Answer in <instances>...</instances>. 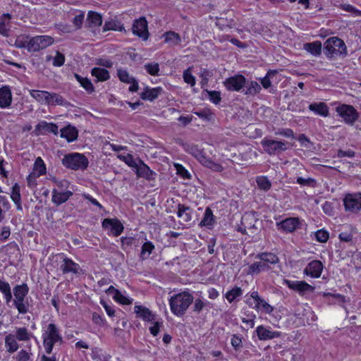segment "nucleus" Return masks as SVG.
<instances>
[{"label": "nucleus", "instance_id": "nucleus-1", "mask_svg": "<svg viewBox=\"0 0 361 361\" xmlns=\"http://www.w3.org/2000/svg\"><path fill=\"white\" fill-rule=\"evenodd\" d=\"M193 299V296L186 291L173 295L169 299L171 312L177 317L183 316L192 304Z\"/></svg>", "mask_w": 361, "mask_h": 361}, {"label": "nucleus", "instance_id": "nucleus-2", "mask_svg": "<svg viewBox=\"0 0 361 361\" xmlns=\"http://www.w3.org/2000/svg\"><path fill=\"white\" fill-rule=\"evenodd\" d=\"M62 164L66 167L73 170H84L88 166V160L82 154L72 153L63 157Z\"/></svg>", "mask_w": 361, "mask_h": 361}, {"label": "nucleus", "instance_id": "nucleus-3", "mask_svg": "<svg viewBox=\"0 0 361 361\" xmlns=\"http://www.w3.org/2000/svg\"><path fill=\"white\" fill-rule=\"evenodd\" d=\"M324 51L326 56L331 58L343 54H346V47L342 39L334 37L325 42Z\"/></svg>", "mask_w": 361, "mask_h": 361}, {"label": "nucleus", "instance_id": "nucleus-4", "mask_svg": "<svg viewBox=\"0 0 361 361\" xmlns=\"http://www.w3.org/2000/svg\"><path fill=\"white\" fill-rule=\"evenodd\" d=\"M58 329L55 324H49L47 331L44 334V346L47 353L50 354L53 349V345L57 342L61 341Z\"/></svg>", "mask_w": 361, "mask_h": 361}, {"label": "nucleus", "instance_id": "nucleus-5", "mask_svg": "<svg viewBox=\"0 0 361 361\" xmlns=\"http://www.w3.org/2000/svg\"><path fill=\"white\" fill-rule=\"evenodd\" d=\"M264 150L269 155L279 154L288 149V142L278 141L267 137L261 141Z\"/></svg>", "mask_w": 361, "mask_h": 361}, {"label": "nucleus", "instance_id": "nucleus-6", "mask_svg": "<svg viewBox=\"0 0 361 361\" xmlns=\"http://www.w3.org/2000/svg\"><path fill=\"white\" fill-rule=\"evenodd\" d=\"M54 42L53 37L48 35L35 36L30 38L29 51L35 52L46 49Z\"/></svg>", "mask_w": 361, "mask_h": 361}, {"label": "nucleus", "instance_id": "nucleus-7", "mask_svg": "<svg viewBox=\"0 0 361 361\" xmlns=\"http://www.w3.org/2000/svg\"><path fill=\"white\" fill-rule=\"evenodd\" d=\"M343 203L346 211L357 212L361 210V193L346 195Z\"/></svg>", "mask_w": 361, "mask_h": 361}, {"label": "nucleus", "instance_id": "nucleus-8", "mask_svg": "<svg viewBox=\"0 0 361 361\" xmlns=\"http://www.w3.org/2000/svg\"><path fill=\"white\" fill-rule=\"evenodd\" d=\"M336 112L348 124L352 125L357 119V113L352 106L343 104L337 106Z\"/></svg>", "mask_w": 361, "mask_h": 361}, {"label": "nucleus", "instance_id": "nucleus-9", "mask_svg": "<svg viewBox=\"0 0 361 361\" xmlns=\"http://www.w3.org/2000/svg\"><path fill=\"white\" fill-rule=\"evenodd\" d=\"M258 223L256 214L255 212L245 213L241 219V224L243 227L239 228V231L243 233H248V231L252 233L251 230L257 228L256 224Z\"/></svg>", "mask_w": 361, "mask_h": 361}, {"label": "nucleus", "instance_id": "nucleus-10", "mask_svg": "<svg viewBox=\"0 0 361 361\" xmlns=\"http://www.w3.org/2000/svg\"><path fill=\"white\" fill-rule=\"evenodd\" d=\"M224 85L228 91H240L246 85V79L242 75H235L225 80Z\"/></svg>", "mask_w": 361, "mask_h": 361}, {"label": "nucleus", "instance_id": "nucleus-11", "mask_svg": "<svg viewBox=\"0 0 361 361\" xmlns=\"http://www.w3.org/2000/svg\"><path fill=\"white\" fill-rule=\"evenodd\" d=\"M102 227L114 236L120 235L124 228L121 222L117 219H104L102 221Z\"/></svg>", "mask_w": 361, "mask_h": 361}, {"label": "nucleus", "instance_id": "nucleus-12", "mask_svg": "<svg viewBox=\"0 0 361 361\" xmlns=\"http://www.w3.org/2000/svg\"><path fill=\"white\" fill-rule=\"evenodd\" d=\"M132 30L134 35H137L144 40L148 39L149 32L147 30V22L145 18L142 17L135 20L133 23Z\"/></svg>", "mask_w": 361, "mask_h": 361}, {"label": "nucleus", "instance_id": "nucleus-13", "mask_svg": "<svg viewBox=\"0 0 361 361\" xmlns=\"http://www.w3.org/2000/svg\"><path fill=\"white\" fill-rule=\"evenodd\" d=\"M177 215L180 219V223L184 226H190L194 221L192 209L184 204H178Z\"/></svg>", "mask_w": 361, "mask_h": 361}, {"label": "nucleus", "instance_id": "nucleus-14", "mask_svg": "<svg viewBox=\"0 0 361 361\" xmlns=\"http://www.w3.org/2000/svg\"><path fill=\"white\" fill-rule=\"evenodd\" d=\"M323 270V264L320 261L314 260L310 262L304 270V274L312 278H319Z\"/></svg>", "mask_w": 361, "mask_h": 361}, {"label": "nucleus", "instance_id": "nucleus-15", "mask_svg": "<svg viewBox=\"0 0 361 361\" xmlns=\"http://www.w3.org/2000/svg\"><path fill=\"white\" fill-rule=\"evenodd\" d=\"M60 269L63 274H78L80 269V265L74 262L73 260L66 257H63V261L60 266Z\"/></svg>", "mask_w": 361, "mask_h": 361}, {"label": "nucleus", "instance_id": "nucleus-16", "mask_svg": "<svg viewBox=\"0 0 361 361\" xmlns=\"http://www.w3.org/2000/svg\"><path fill=\"white\" fill-rule=\"evenodd\" d=\"M299 224V220L297 218H288L283 221L276 223L278 229L283 230L285 232H293Z\"/></svg>", "mask_w": 361, "mask_h": 361}, {"label": "nucleus", "instance_id": "nucleus-17", "mask_svg": "<svg viewBox=\"0 0 361 361\" xmlns=\"http://www.w3.org/2000/svg\"><path fill=\"white\" fill-rule=\"evenodd\" d=\"M285 283L290 288L298 291L300 293H303L307 291H313L314 290V288L312 286L305 281H293L286 280Z\"/></svg>", "mask_w": 361, "mask_h": 361}, {"label": "nucleus", "instance_id": "nucleus-18", "mask_svg": "<svg viewBox=\"0 0 361 361\" xmlns=\"http://www.w3.org/2000/svg\"><path fill=\"white\" fill-rule=\"evenodd\" d=\"M256 332L259 340H269L281 336V333L279 331H272L269 329H267L263 326H259Z\"/></svg>", "mask_w": 361, "mask_h": 361}, {"label": "nucleus", "instance_id": "nucleus-19", "mask_svg": "<svg viewBox=\"0 0 361 361\" xmlns=\"http://www.w3.org/2000/svg\"><path fill=\"white\" fill-rule=\"evenodd\" d=\"M73 195V192L67 190V191H58L56 189L52 190V202L56 204L60 205L62 203L66 202L71 196Z\"/></svg>", "mask_w": 361, "mask_h": 361}, {"label": "nucleus", "instance_id": "nucleus-20", "mask_svg": "<svg viewBox=\"0 0 361 361\" xmlns=\"http://www.w3.org/2000/svg\"><path fill=\"white\" fill-rule=\"evenodd\" d=\"M106 293L109 295H113V298L118 302L122 305H130L132 300L123 295L118 289L111 286Z\"/></svg>", "mask_w": 361, "mask_h": 361}, {"label": "nucleus", "instance_id": "nucleus-21", "mask_svg": "<svg viewBox=\"0 0 361 361\" xmlns=\"http://www.w3.org/2000/svg\"><path fill=\"white\" fill-rule=\"evenodd\" d=\"M134 310L137 317L146 322H152L155 319V315L144 306L135 305Z\"/></svg>", "mask_w": 361, "mask_h": 361}, {"label": "nucleus", "instance_id": "nucleus-22", "mask_svg": "<svg viewBox=\"0 0 361 361\" xmlns=\"http://www.w3.org/2000/svg\"><path fill=\"white\" fill-rule=\"evenodd\" d=\"M12 96L11 90L7 87H4L0 89V106L6 108L11 105Z\"/></svg>", "mask_w": 361, "mask_h": 361}, {"label": "nucleus", "instance_id": "nucleus-23", "mask_svg": "<svg viewBox=\"0 0 361 361\" xmlns=\"http://www.w3.org/2000/svg\"><path fill=\"white\" fill-rule=\"evenodd\" d=\"M30 94L37 102L42 104H47L49 97V92L43 90H31Z\"/></svg>", "mask_w": 361, "mask_h": 361}, {"label": "nucleus", "instance_id": "nucleus-24", "mask_svg": "<svg viewBox=\"0 0 361 361\" xmlns=\"http://www.w3.org/2000/svg\"><path fill=\"white\" fill-rule=\"evenodd\" d=\"M163 37L164 38V42L171 47L177 46L181 42L180 36L173 31L165 32L163 35Z\"/></svg>", "mask_w": 361, "mask_h": 361}, {"label": "nucleus", "instance_id": "nucleus-25", "mask_svg": "<svg viewBox=\"0 0 361 361\" xmlns=\"http://www.w3.org/2000/svg\"><path fill=\"white\" fill-rule=\"evenodd\" d=\"M61 137H64L68 142H73L78 137V130L75 128L68 126L61 129Z\"/></svg>", "mask_w": 361, "mask_h": 361}, {"label": "nucleus", "instance_id": "nucleus-26", "mask_svg": "<svg viewBox=\"0 0 361 361\" xmlns=\"http://www.w3.org/2000/svg\"><path fill=\"white\" fill-rule=\"evenodd\" d=\"M28 286L27 284L18 285L13 288V294L15 296L14 301H24L25 296L28 293Z\"/></svg>", "mask_w": 361, "mask_h": 361}, {"label": "nucleus", "instance_id": "nucleus-27", "mask_svg": "<svg viewBox=\"0 0 361 361\" xmlns=\"http://www.w3.org/2000/svg\"><path fill=\"white\" fill-rule=\"evenodd\" d=\"M271 268L270 265L264 262L263 260H260L259 262H256L252 264L249 267V273L250 274H259L262 271H265L269 270Z\"/></svg>", "mask_w": 361, "mask_h": 361}, {"label": "nucleus", "instance_id": "nucleus-28", "mask_svg": "<svg viewBox=\"0 0 361 361\" xmlns=\"http://www.w3.org/2000/svg\"><path fill=\"white\" fill-rule=\"evenodd\" d=\"M309 109L322 116H327L329 114V108L323 102L311 104L309 106Z\"/></svg>", "mask_w": 361, "mask_h": 361}, {"label": "nucleus", "instance_id": "nucleus-29", "mask_svg": "<svg viewBox=\"0 0 361 361\" xmlns=\"http://www.w3.org/2000/svg\"><path fill=\"white\" fill-rule=\"evenodd\" d=\"M5 345L7 352H8L9 353H13L16 352L19 348V345L17 343V339L16 338L13 334H8L6 336Z\"/></svg>", "mask_w": 361, "mask_h": 361}, {"label": "nucleus", "instance_id": "nucleus-30", "mask_svg": "<svg viewBox=\"0 0 361 361\" xmlns=\"http://www.w3.org/2000/svg\"><path fill=\"white\" fill-rule=\"evenodd\" d=\"M11 198L16 205L17 209L19 211L22 210L20 186L18 183H15L12 187Z\"/></svg>", "mask_w": 361, "mask_h": 361}, {"label": "nucleus", "instance_id": "nucleus-31", "mask_svg": "<svg viewBox=\"0 0 361 361\" xmlns=\"http://www.w3.org/2000/svg\"><path fill=\"white\" fill-rule=\"evenodd\" d=\"M87 20L90 27H99L102 23V16L94 11H89Z\"/></svg>", "mask_w": 361, "mask_h": 361}, {"label": "nucleus", "instance_id": "nucleus-32", "mask_svg": "<svg viewBox=\"0 0 361 361\" xmlns=\"http://www.w3.org/2000/svg\"><path fill=\"white\" fill-rule=\"evenodd\" d=\"M257 258L259 259L260 260H263L264 262H266L268 264H276L279 262V257L271 252H263L260 253L257 256Z\"/></svg>", "mask_w": 361, "mask_h": 361}, {"label": "nucleus", "instance_id": "nucleus-33", "mask_svg": "<svg viewBox=\"0 0 361 361\" xmlns=\"http://www.w3.org/2000/svg\"><path fill=\"white\" fill-rule=\"evenodd\" d=\"M91 73L93 76L97 78L98 81H105L109 78V71L103 68H94Z\"/></svg>", "mask_w": 361, "mask_h": 361}, {"label": "nucleus", "instance_id": "nucleus-34", "mask_svg": "<svg viewBox=\"0 0 361 361\" xmlns=\"http://www.w3.org/2000/svg\"><path fill=\"white\" fill-rule=\"evenodd\" d=\"M32 173L35 176H40L46 173V166L41 157H37L35 161Z\"/></svg>", "mask_w": 361, "mask_h": 361}, {"label": "nucleus", "instance_id": "nucleus-35", "mask_svg": "<svg viewBox=\"0 0 361 361\" xmlns=\"http://www.w3.org/2000/svg\"><path fill=\"white\" fill-rule=\"evenodd\" d=\"M52 60V65L56 67H61L64 64L65 56L59 51H56L55 56L48 55L46 56V61H50Z\"/></svg>", "mask_w": 361, "mask_h": 361}, {"label": "nucleus", "instance_id": "nucleus-36", "mask_svg": "<svg viewBox=\"0 0 361 361\" xmlns=\"http://www.w3.org/2000/svg\"><path fill=\"white\" fill-rule=\"evenodd\" d=\"M67 104L66 101L60 94L55 92H49V101L47 105L64 106Z\"/></svg>", "mask_w": 361, "mask_h": 361}, {"label": "nucleus", "instance_id": "nucleus-37", "mask_svg": "<svg viewBox=\"0 0 361 361\" xmlns=\"http://www.w3.org/2000/svg\"><path fill=\"white\" fill-rule=\"evenodd\" d=\"M304 49L312 55H319L322 50V43L320 42H314L304 44Z\"/></svg>", "mask_w": 361, "mask_h": 361}, {"label": "nucleus", "instance_id": "nucleus-38", "mask_svg": "<svg viewBox=\"0 0 361 361\" xmlns=\"http://www.w3.org/2000/svg\"><path fill=\"white\" fill-rule=\"evenodd\" d=\"M11 18L8 13H5L0 18V35L5 37L8 35V29L6 25L9 24Z\"/></svg>", "mask_w": 361, "mask_h": 361}, {"label": "nucleus", "instance_id": "nucleus-39", "mask_svg": "<svg viewBox=\"0 0 361 361\" xmlns=\"http://www.w3.org/2000/svg\"><path fill=\"white\" fill-rule=\"evenodd\" d=\"M124 30L123 26L116 20H110L106 21L103 27V31L108 30L122 31Z\"/></svg>", "mask_w": 361, "mask_h": 361}, {"label": "nucleus", "instance_id": "nucleus-40", "mask_svg": "<svg viewBox=\"0 0 361 361\" xmlns=\"http://www.w3.org/2000/svg\"><path fill=\"white\" fill-rule=\"evenodd\" d=\"M261 90V86L255 81H251L246 85V89L244 90L245 94L255 95Z\"/></svg>", "mask_w": 361, "mask_h": 361}, {"label": "nucleus", "instance_id": "nucleus-41", "mask_svg": "<svg viewBox=\"0 0 361 361\" xmlns=\"http://www.w3.org/2000/svg\"><path fill=\"white\" fill-rule=\"evenodd\" d=\"M159 94V90L157 88L146 89L141 93L140 97L142 99L152 101L158 97Z\"/></svg>", "mask_w": 361, "mask_h": 361}, {"label": "nucleus", "instance_id": "nucleus-42", "mask_svg": "<svg viewBox=\"0 0 361 361\" xmlns=\"http://www.w3.org/2000/svg\"><path fill=\"white\" fill-rule=\"evenodd\" d=\"M14 336L19 341H28L30 339V334L25 327L16 329V335Z\"/></svg>", "mask_w": 361, "mask_h": 361}, {"label": "nucleus", "instance_id": "nucleus-43", "mask_svg": "<svg viewBox=\"0 0 361 361\" xmlns=\"http://www.w3.org/2000/svg\"><path fill=\"white\" fill-rule=\"evenodd\" d=\"M0 291H1L7 303L10 302L12 299L11 287L8 283L0 280Z\"/></svg>", "mask_w": 361, "mask_h": 361}, {"label": "nucleus", "instance_id": "nucleus-44", "mask_svg": "<svg viewBox=\"0 0 361 361\" xmlns=\"http://www.w3.org/2000/svg\"><path fill=\"white\" fill-rule=\"evenodd\" d=\"M37 128L40 130L43 129L48 133H51L54 135L58 134V126L52 123L41 122L37 126Z\"/></svg>", "mask_w": 361, "mask_h": 361}, {"label": "nucleus", "instance_id": "nucleus-45", "mask_svg": "<svg viewBox=\"0 0 361 361\" xmlns=\"http://www.w3.org/2000/svg\"><path fill=\"white\" fill-rule=\"evenodd\" d=\"M257 186L259 189L267 191L271 188V183L266 176H258L256 178Z\"/></svg>", "mask_w": 361, "mask_h": 361}, {"label": "nucleus", "instance_id": "nucleus-46", "mask_svg": "<svg viewBox=\"0 0 361 361\" xmlns=\"http://www.w3.org/2000/svg\"><path fill=\"white\" fill-rule=\"evenodd\" d=\"M30 38L27 36L18 37L15 42V45L18 48H26L29 51Z\"/></svg>", "mask_w": 361, "mask_h": 361}, {"label": "nucleus", "instance_id": "nucleus-47", "mask_svg": "<svg viewBox=\"0 0 361 361\" xmlns=\"http://www.w3.org/2000/svg\"><path fill=\"white\" fill-rule=\"evenodd\" d=\"M214 223V215L209 208H207L204 212V216L200 222V226H211Z\"/></svg>", "mask_w": 361, "mask_h": 361}, {"label": "nucleus", "instance_id": "nucleus-48", "mask_svg": "<svg viewBox=\"0 0 361 361\" xmlns=\"http://www.w3.org/2000/svg\"><path fill=\"white\" fill-rule=\"evenodd\" d=\"M75 78L80 83V85L89 92H92L94 91V87L89 79L87 78H82L77 74H75Z\"/></svg>", "mask_w": 361, "mask_h": 361}, {"label": "nucleus", "instance_id": "nucleus-49", "mask_svg": "<svg viewBox=\"0 0 361 361\" xmlns=\"http://www.w3.org/2000/svg\"><path fill=\"white\" fill-rule=\"evenodd\" d=\"M154 249V245L150 242L145 243L142 247L141 257L142 259L147 258Z\"/></svg>", "mask_w": 361, "mask_h": 361}, {"label": "nucleus", "instance_id": "nucleus-50", "mask_svg": "<svg viewBox=\"0 0 361 361\" xmlns=\"http://www.w3.org/2000/svg\"><path fill=\"white\" fill-rule=\"evenodd\" d=\"M242 294V290L239 287H235L226 293V298L230 302H233L237 297Z\"/></svg>", "mask_w": 361, "mask_h": 361}, {"label": "nucleus", "instance_id": "nucleus-51", "mask_svg": "<svg viewBox=\"0 0 361 361\" xmlns=\"http://www.w3.org/2000/svg\"><path fill=\"white\" fill-rule=\"evenodd\" d=\"M145 68L152 75H157L159 71V66L157 63H147L145 65Z\"/></svg>", "mask_w": 361, "mask_h": 361}, {"label": "nucleus", "instance_id": "nucleus-52", "mask_svg": "<svg viewBox=\"0 0 361 361\" xmlns=\"http://www.w3.org/2000/svg\"><path fill=\"white\" fill-rule=\"evenodd\" d=\"M255 307L258 310H262L266 313H271L273 310V307L262 299L255 304Z\"/></svg>", "mask_w": 361, "mask_h": 361}, {"label": "nucleus", "instance_id": "nucleus-53", "mask_svg": "<svg viewBox=\"0 0 361 361\" xmlns=\"http://www.w3.org/2000/svg\"><path fill=\"white\" fill-rule=\"evenodd\" d=\"M315 238L320 243H325L328 240L329 235L327 231L321 229L315 233Z\"/></svg>", "mask_w": 361, "mask_h": 361}, {"label": "nucleus", "instance_id": "nucleus-54", "mask_svg": "<svg viewBox=\"0 0 361 361\" xmlns=\"http://www.w3.org/2000/svg\"><path fill=\"white\" fill-rule=\"evenodd\" d=\"M118 76L121 81L126 83H131L133 78L129 75L128 73L126 70L123 69L118 70Z\"/></svg>", "mask_w": 361, "mask_h": 361}, {"label": "nucleus", "instance_id": "nucleus-55", "mask_svg": "<svg viewBox=\"0 0 361 361\" xmlns=\"http://www.w3.org/2000/svg\"><path fill=\"white\" fill-rule=\"evenodd\" d=\"M297 183L301 185H305V186L314 187L316 185V180L312 178H305L302 177H298L297 178Z\"/></svg>", "mask_w": 361, "mask_h": 361}, {"label": "nucleus", "instance_id": "nucleus-56", "mask_svg": "<svg viewBox=\"0 0 361 361\" xmlns=\"http://www.w3.org/2000/svg\"><path fill=\"white\" fill-rule=\"evenodd\" d=\"M183 79L186 83L190 84L191 86H194L195 84V79L191 74L190 68L183 72Z\"/></svg>", "mask_w": 361, "mask_h": 361}, {"label": "nucleus", "instance_id": "nucleus-57", "mask_svg": "<svg viewBox=\"0 0 361 361\" xmlns=\"http://www.w3.org/2000/svg\"><path fill=\"white\" fill-rule=\"evenodd\" d=\"M276 71H269L266 76L262 79L261 83L264 88H268L271 86L270 78L275 75Z\"/></svg>", "mask_w": 361, "mask_h": 361}, {"label": "nucleus", "instance_id": "nucleus-58", "mask_svg": "<svg viewBox=\"0 0 361 361\" xmlns=\"http://www.w3.org/2000/svg\"><path fill=\"white\" fill-rule=\"evenodd\" d=\"M31 353L27 352L25 350H21L18 353L15 359L16 361H28L30 358Z\"/></svg>", "mask_w": 361, "mask_h": 361}, {"label": "nucleus", "instance_id": "nucleus-59", "mask_svg": "<svg viewBox=\"0 0 361 361\" xmlns=\"http://www.w3.org/2000/svg\"><path fill=\"white\" fill-rule=\"evenodd\" d=\"M195 114L205 121H210L213 118V114L207 109L195 112Z\"/></svg>", "mask_w": 361, "mask_h": 361}, {"label": "nucleus", "instance_id": "nucleus-60", "mask_svg": "<svg viewBox=\"0 0 361 361\" xmlns=\"http://www.w3.org/2000/svg\"><path fill=\"white\" fill-rule=\"evenodd\" d=\"M14 304L19 313L25 314L28 312L27 306L24 301H14Z\"/></svg>", "mask_w": 361, "mask_h": 361}, {"label": "nucleus", "instance_id": "nucleus-61", "mask_svg": "<svg viewBox=\"0 0 361 361\" xmlns=\"http://www.w3.org/2000/svg\"><path fill=\"white\" fill-rule=\"evenodd\" d=\"M206 166L214 171L220 172L223 170V166L221 164L215 163L212 160L206 161Z\"/></svg>", "mask_w": 361, "mask_h": 361}, {"label": "nucleus", "instance_id": "nucleus-62", "mask_svg": "<svg viewBox=\"0 0 361 361\" xmlns=\"http://www.w3.org/2000/svg\"><path fill=\"white\" fill-rule=\"evenodd\" d=\"M208 93H209V99L213 103L217 104L220 102L221 95H220L219 92L211 91V92H209Z\"/></svg>", "mask_w": 361, "mask_h": 361}, {"label": "nucleus", "instance_id": "nucleus-63", "mask_svg": "<svg viewBox=\"0 0 361 361\" xmlns=\"http://www.w3.org/2000/svg\"><path fill=\"white\" fill-rule=\"evenodd\" d=\"M84 14L80 13L75 16L73 19V23L77 29H80L83 23Z\"/></svg>", "mask_w": 361, "mask_h": 361}, {"label": "nucleus", "instance_id": "nucleus-64", "mask_svg": "<svg viewBox=\"0 0 361 361\" xmlns=\"http://www.w3.org/2000/svg\"><path fill=\"white\" fill-rule=\"evenodd\" d=\"M204 305L205 304L201 299H196L194 302L193 311L199 313L200 311H202Z\"/></svg>", "mask_w": 361, "mask_h": 361}]
</instances>
